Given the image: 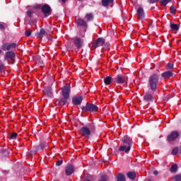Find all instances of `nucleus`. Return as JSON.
Listing matches in <instances>:
<instances>
[{
  "mask_svg": "<svg viewBox=\"0 0 181 181\" xmlns=\"http://www.w3.org/2000/svg\"><path fill=\"white\" fill-rule=\"evenodd\" d=\"M122 142L124 145L119 146V152H124L125 153H128V152L131 151L132 139L128 136H124L122 139Z\"/></svg>",
  "mask_w": 181,
  "mask_h": 181,
  "instance_id": "obj_1",
  "label": "nucleus"
},
{
  "mask_svg": "<svg viewBox=\"0 0 181 181\" xmlns=\"http://www.w3.org/2000/svg\"><path fill=\"white\" fill-rule=\"evenodd\" d=\"M159 83V75L153 74L148 78V87L151 91H156L158 84Z\"/></svg>",
  "mask_w": 181,
  "mask_h": 181,
  "instance_id": "obj_2",
  "label": "nucleus"
},
{
  "mask_svg": "<svg viewBox=\"0 0 181 181\" xmlns=\"http://www.w3.org/2000/svg\"><path fill=\"white\" fill-rule=\"evenodd\" d=\"M83 112H97L98 111V106L93 103H86L85 106L81 107Z\"/></svg>",
  "mask_w": 181,
  "mask_h": 181,
  "instance_id": "obj_3",
  "label": "nucleus"
},
{
  "mask_svg": "<svg viewBox=\"0 0 181 181\" xmlns=\"http://www.w3.org/2000/svg\"><path fill=\"white\" fill-rule=\"evenodd\" d=\"M71 90L70 88L69 84H66L62 88V95L64 97V98H70V93Z\"/></svg>",
  "mask_w": 181,
  "mask_h": 181,
  "instance_id": "obj_4",
  "label": "nucleus"
},
{
  "mask_svg": "<svg viewBox=\"0 0 181 181\" xmlns=\"http://www.w3.org/2000/svg\"><path fill=\"white\" fill-rule=\"evenodd\" d=\"M105 43V40L103 38H98L90 46L92 50H95L97 47L103 46Z\"/></svg>",
  "mask_w": 181,
  "mask_h": 181,
  "instance_id": "obj_5",
  "label": "nucleus"
},
{
  "mask_svg": "<svg viewBox=\"0 0 181 181\" xmlns=\"http://www.w3.org/2000/svg\"><path fill=\"white\" fill-rule=\"evenodd\" d=\"M128 81V77L125 75H117L114 78L115 83H117V84H124V83H126V81Z\"/></svg>",
  "mask_w": 181,
  "mask_h": 181,
  "instance_id": "obj_6",
  "label": "nucleus"
},
{
  "mask_svg": "<svg viewBox=\"0 0 181 181\" xmlns=\"http://www.w3.org/2000/svg\"><path fill=\"white\" fill-rule=\"evenodd\" d=\"M80 134L81 136L88 138V136L91 135V130H90L87 127H83L80 130Z\"/></svg>",
  "mask_w": 181,
  "mask_h": 181,
  "instance_id": "obj_7",
  "label": "nucleus"
},
{
  "mask_svg": "<svg viewBox=\"0 0 181 181\" xmlns=\"http://www.w3.org/2000/svg\"><path fill=\"white\" fill-rule=\"evenodd\" d=\"M74 170H76L74 165L72 164H68L65 167V173L66 176H71L73 173H74Z\"/></svg>",
  "mask_w": 181,
  "mask_h": 181,
  "instance_id": "obj_8",
  "label": "nucleus"
},
{
  "mask_svg": "<svg viewBox=\"0 0 181 181\" xmlns=\"http://www.w3.org/2000/svg\"><path fill=\"white\" fill-rule=\"evenodd\" d=\"M16 43H5L1 46L2 50H4L5 52L8 50H11V49H16Z\"/></svg>",
  "mask_w": 181,
  "mask_h": 181,
  "instance_id": "obj_9",
  "label": "nucleus"
},
{
  "mask_svg": "<svg viewBox=\"0 0 181 181\" xmlns=\"http://www.w3.org/2000/svg\"><path fill=\"white\" fill-rule=\"evenodd\" d=\"M179 138V133L177 131H173L168 136V140L169 142H173L175 139H177Z\"/></svg>",
  "mask_w": 181,
  "mask_h": 181,
  "instance_id": "obj_10",
  "label": "nucleus"
},
{
  "mask_svg": "<svg viewBox=\"0 0 181 181\" xmlns=\"http://www.w3.org/2000/svg\"><path fill=\"white\" fill-rule=\"evenodd\" d=\"M83 102V96L76 95L72 98V103L74 105H80Z\"/></svg>",
  "mask_w": 181,
  "mask_h": 181,
  "instance_id": "obj_11",
  "label": "nucleus"
},
{
  "mask_svg": "<svg viewBox=\"0 0 181 181\" xmlns=\"http://www.w3.org/2000/svg\"><path fill=\"white\" fill-rule=\"evenodd\" d=\"M41 11L42 13L45 15H50L52 13V8H50V6L45 4L42 6Z\"/></svg>",
  "mask_w": 181,
  "mask_h": 181,
  "instance_id": "obj_12",
  "label": "nucleus"
},
{
  "mask_svg": "<svg viewBox=\"0 0 181 181\" xmlns=\"http://www.w3.org/2000/svg\"><path fill=\"white\" fill-rule=\"evenodd\" d=\"M74 43L77 47V49H81V47L83 46V40H81V38L75 37L74 38Z\"/></svg>",
  "mask_w": 181,
  "mask_h": 181,
  "instance_id": "obj_13",
  "label": "nucleus"
},
{
  "mask_svg": "<svg viewBox=\"0 0 181 181\" xmlns=\"http://www.w3.org/2000/svg\"><path fill=\"white\" fill-rule=\"evenodd\" d=\"M137 16L138 19H144V18H145V11H144V8L139 7L137 9Z\"/></svg>",
  "mask_w": 181,
  "mask_h": 181,
  "instance_id": "obj_14",
  "label": "nucleus"
},
{
  "mask_svg": "<svg viewBox=\"0 0 181 181\" xmlns=\"http://www.w3.org/2000/svg\"><path fill=\"white\" fill-rule=\"evenodd\" d=\"M15 59V52L10 51L7 52L5 54V60H12Z\"/></svg>",
  "mask_w": 181,
  "mask_h": 181,
  "instance_id": "obj_15",
  "label": "nucleus"
},
{
  "mask_svg": "<svg viewBox=\"0 0 181 181\" xmlns=\"http://www.w3.org/2000/svg\"><path fill=\"white\" fill-rule=\"evenodd\" d=\"M67 100H69L68 98H63L61 100H58L55 102V104L57 105H60L61 107H63V105H66L67 104Z\"/></svg>",
  "mask_w": 181,
  "mask_h": 181,
  "instance_id": "obj_16",
  "label": "nucleus"
},
{
  "mask_svg": "<svg viewBox=\"0 0 181 181\" xmlns=\"http://www.w3.org/2000/svg\"><path fill=\"white\" fill-rule=\"evenodd\" d=\"M144 100L145 101H147V103H151V101H152L153 100V95L149 93H147L145 94V95L144 97Z\"/></svg>",
  "mask_w": 181,
  "mask_h": 181,
  "instance_id": "obj_17",
  "label": "nucleus"
},
{
  "mask_svg": "<svg viewBox=\"0 0 181 181\" xmlns=\"http://www.w3.org/2000/svg\"><path fill=\"white\" fill-rule=\"evenodd\" d=\"M76 23L78 26H84V28H87V23L81 18H78L76 21Z\"/></svg>",
  "mask_w": 181,
  "mask_h": 181,
  "instance_id": "obj_18",
  "label": "nucleus"
},
{
  "mask_svg": "<svg viewBox=\"0 0 181 181\" xmlns=\"http://www.w3.org/2000/svg\"><path fill=\"white\" fill-rule=\"evenodd\" d=\"M172 76H173V73H172V71H170L164 72V73L162 74V76H163L164 78H170V77H172Z\"/></svg>",
  "mask_w": 181,
  "mask_h": 181,
  "instance_id": "obj_19",
  "label": "nucleus"
},
{
  "mask_svg": "<svg viewBox=\"0 0 181 181\" xmlns=\"http://www.w3.org/2000/svg\"><path fill=\"white\" fill-rule=\"evenodd\" d=\"M127 177H129V179L131 180H135V178L136 177V173H135V172H129L127 173Z\"/></svg>",
  "mask_w": 181,
  "mask_h": 181,
  "instance_id": "obj_20",
  "label": "nucleus"
},
{
  "mask_svg": "<svg viewBox=\"0 0 181 181\" xmlns=\"http://www.w3.org/2000/svg\"><path fill=\"white\" fill-rule=\"evenodd\" d=\"M117 181H125V175L122 173H119L117 175Z\"/></svg>",
  "mask_w": 181,
  "mask_h": 181,
  "instance_id": "obj_21",
  "label": "nucleus"
},
{
  "mask_svg": "<svg viewBox=\"0 0 181 181\" xmlns=\"http://www.w3.org/2000/svg\"><path fill=\"white\" fill-rule=\"evenodd\" d=\"M45 35H46V31L45 30V29L41 28L39 33L37 34V37L42 39L45 36Z\"/></svg>",
  "mask_w": 181,
  "mask_h": 181,
  "instance_id": "obj_22",
  "label": "nucleus"
},
{
  "mask_svg": "<svg viewBox=\"0 0 181 181\" xmlns=\"http://www.w3.org/2000/svg\"><path fill=\"white\" fill-rule=\"evenodd\" d=\"M112 2H114V0H102V5L103 6H108Z\"/></svg>",
  "mask_w": 181,
  "mask_h": 181,
  "instance_id": "obj_23",
  "label": "nucleus"
},
{
  "mask_svg": "<svg viewBox=\"0 0 181 181\" xmlns=\"http://www.w3.org/2000/svg\"><path fill=\"white\" fill-rule=\"evenodd\" d=\"M111 81H112V78H111V76H107V77L104 79V83H105V84H106L107 86L111 84Z\"/></svg>",
  "mask_w": 181,
  "mask_h": 181,
  "instance_id": "obj_24",
  "label": "nucleus"
},
{
  "mask_svg": "<svg viewBox=\"0 0 181 181\" xmlns=\"http://www.w3.org/2000/svg\"><path fill=\"white\" fill-rule=\"evenodd\" d=\"M85 18L88 22V21H93L94 19V16H93V13H88L86 15Z\"/></svg>",
  "mask_w": 181,
  "mask_h": 181,
  "instance_id": "obj_25",
  "label": "nucleus"
},
{
  "mask_svg": "<svg viewBox=\"0 0 181 181\" xmlns=\"http://www.w3.org/2000/svg\"><path fill=\"white\" fill-rule=\"evenodd\" d=\"M170 1H172V0H160V5L161 6H166V5H168L169 4V2H170Z\"/></svg>",
  "mask_w": 181,
  "mask_h": 181,
  "instance_id": "obj_26",
  "label": "nucleus"
},
{
  "mask_svg": "<svg viewBox=\"0 0 181 181\" xmlns=\"http://www.w3.org/2000/svg\"><path fill=\"white\" fill-rule=\"evenodd\" d=\"M170 172H172L173 173L175 172H177V165H173L170 168Z\"/></svg>",
  "mask_w": 181,
  "mask_h": 181,
  "instance_id": "obj_27",
  "label": "nucleus"
},
{
  "mask_svg": "<svg viewBox=\"0 0 181 181\" xmlns=\"http://www.w3.org/2000/svg\"><path fill=\"white\" fill-rule=\"evenodd\" d=\"M172 30H179V25L177 24H170Z\"/></svg>",
  "mask_w": 181,
  "mask_h": 181,
  "instance_id": "obj_28",
  "label": "nucleus"
},
{
  "mask_svg": "<svg viewBox=\"0 0 181 181\" xmlns=\"http://www.w3.org/2000/svg\"><path fill=\"white\" fill-rule=\"evenodd\" d=\"M173 181H181V174H178L174 177H173Z\"/></svg>",
  "mask_w": 181,
  "mask_h": 181,
  "instance_id": "obj_29",
  "label": "nucleus"
},
{
  "mask_svg": "<svg viewBox=\"0 0 181 181\" xmlns=\"http://www.w3.org/2000/svg\"><path fill=\"white\" fill-rule=\"evenodd\" d=\"M178 153L179 149L177 148V147L174 148L172 151V155H177Z\"/></svg>",
  "mask_w": 181,
  "mask_h": 181,
  "instance_id": "obj_30",
  "label": "nucleus"
},
{
  "mask_svg": "<svg viewBox=\"0 0 181 181\" xmlns=\"http://www.w3.org/2000/svg\"><path fill=\"white\" fill-rule=\"evenodd\" d=\"M108 180V177L106 175H103L101 176L100 180L98 181H107Z\"/></svg>",
  "mask_w": 181,
  "mask_h": 181,
  "instance_id": "obj_31",
  "label": "nucleus"
},
{
  "mask_svg": "<svg viewBox=\"0 0 181 181\" xmlns=\"http://www.w3.org/2000/svg\"><path fill=\"white\" fill-rule=\"evenodd\" d=\"M5 69V65H4V63L0 61V73H3L4 69Z\"/></svg>",
  "mask_w": 181,
  "mask_h": 181,
  "instance_id": "obj_32",
  "label": "nucleus"
},
{
  "mask_svg": "<svg viewBox=\"0 0 181 181\" xmlns=\"http://www.w3.org/2000/svg\"><path fill=\"white\" fill-rule=\"evenodd\" d=\"M44 94H45L46 95H48L49 97H52V91H50V90H44Z\"/></svg>",
  "mask_w": 181,
  "mask_h": 181,
  "instance_id": "obj_33",
  "label": "nucleus"
},
{
  "mask_svg": "<svg viewBox=\"0 0 181 181\" xmlns=\"http://www.w3.org/2000/svg\"><path fill=\"white\" fill-rule=\"evenodd\" d=\"M17 136H18V134L13 132L11 134V139H16Z\"/></svg>",
  "mask_w": 181,
  "mask_h": 181,
  "instance_id": "obj_34",
  "label": "nucleus"
},
{
  "mask_svg": "<svg viewBox=\"0 0 181 181\" xmlns=\"http://www.w3.org/2000/svg\"><path fill=\"white\" fill-rule=\"evenodd\" d=\"M166 69H168V70L173 69V64L168 63L166 66Z\"/></svg>",
  "mask_w": 181,
  "mask_h": 181,
  "instance_id": "obj_35",
  "label": "nucleus"
},
{
  "mask_svg": "<svg viewBox=\"0 0 181 181\" xmlns=\"http://www.w3.org/2000/svg\"><path fill=\"white\" fill-rule=\"evenodd\" d=\"M170 13H175L176 12V8H175V6H172L170 8Z\"/></svg>",
  "mask_w": 181,
  "mask_h": 181,
  "instance_id": "obj_36",
  "label": "nucleus"
},
{
  "mask_svg": "<svg viewBox=\"0 0 181 181\" xmlns=\"http://www.w3.org/2000/svg\"><path fill=\"white\" fill-rule=\"evenodd\" d=\"M25 36H28V37L30 36V35H32V30H27L25 31Z\"/></svg>",
  "mask_w": 181,
  "mask_h": 181,
  "instance_id": "obj_37",
  "label": "nucleus"
},
{
  "mask_svg": "<svg viewBox=\"0 0 181 181\" xmlns=\"http://www.w3.org/2000/svg\"><path fill=\"white\" fill-rule=\"evenodd\" d=\"M62 163H63L62 160H58V161H57V163H56V165H57V166H60V165H62Z\"/></svg>",
  "mask_w": 181,
  "mask_h": 181,
  "instance_id": "obj_38",
  "label": "nucleus"
},
{
  "mask_svg": "<svg viewBox=\"0 0 181 181\" xmlns=\"http://www.w3.org/2000/svg\"><path fill=\"white\" fill-rule=\"evenodd\" d=\"M149 4H156V2H159V0H148Z\"/></svg>",
  "mask_w": 181,
  "mask_h": 181,
  "instance_id": "obj_39",
  "label": "nucleus"
},
{
  "mask_svg": "<svg viewBox=\"0 0 181 181\" xmlns=\"http://www.w3.org/2000/svg\"><path fill=\"white\" fill-rule=\"evenodd\" d=\"M35 9H42V5L37 4L35 6Z\"/></svg>",
  "mask_w": 181,
  "mask_h": 181,
  "instance_id": "obj_40",
  "label": "nucleus"
},
{
  "mask_svg": "<svg viewBox=\"0 0 181 181\" xmlns=\"http://www.w3.org/2000/svg\"><path fill=\"white\" fill-rule=\"evenodd\" d=\"M28 16H32V13H33V12L32 11V10H29L27 12Z\"/></svg>",
  "mask_w": 181,
  "mask_h": 181,
  "instance_id": "obj_41",
  "label": "nucleus"
},
{
  "mask_svg": "<svg viewBox=\"0 0 181 181\" xmlns=\"http://www.w3.org/2000/svg\"><path fill=\"white\" fill-rule=\"evenodd\" d=\"M0 29H5V26L0 23Z\"/></svg>",
  "mask_w": 181,
  "mask_h": 181,
  "instance_id": "obj_42",
  "label": "nucleus"
},
{
  "mask_svg": "<svg viewBox=\"0 0 181 181\" xmlns=\"http://www.w3.org/2000/svg\"><path fill=\"white\" fill-rule=\"evenodd\" d=\"M153 175H155L156 176V175H158V171H154Z\"/></svg>",
  "mask_w": 181,
  "mask_h": 181,
  "instance_id": "obj_43",
  "label": "nucleus"
},
{
  "mask_svg": "<svg viewBox=\"0 0 181 181\" xmlns=\"http://www.w3.org/2000/svg\"><path fill=\"white\" fill-rule=\"evenodd\" d=\"M67 0H62V2H66Z\"/></svg>",
  "mask_w": 181,
  "mask_h": 181,
  "instance_id": "obj_44",
  "label": "nucleus"
},
{
  "mask_svg": "<svg viewBox=\"0 0 181 181\" xmlns=\"http://www.w3.org/2000/svg\"><path fill=\"white\" fill-rule=\"evenodd\" d=\"M91 127H94V124L92 123V124H91Z\"/></svg>",
  "mask_w": 181,
  "mask_h": 181,
  "instance_id": "obj_45",
  "label": "nucleus"
},
{
  "mask_svg": "<svg viewBox=\"0 0 181 181\" xmlns=\"http://www.w3.org/2000/svg\"><path fill=\"white\" fill-rule=\"evenodd\" d=\"M147 181H152L151 179L147 180Z\"/></svg>",
  "mask_w": 181,
  "mask_h": 181,
  "instance_id": "obj_46",
  "label": "nucleus"
},
{
  "mask_svg": "<svg viewBox=\"0 0 181 181\" xmlns=\"http://www.w3.org/2000/svg\"><path fill=\"white\" fill-rule=\"evenodd\" d=\"M0 53H2V50L0 49Z\"/></svg>",
  "mask_w": 181,
  "mask_h": 181,
  "instance_id": "obj_47",
  "label": "nucleus"
},
{
  "mask_svg": "<svg viewBox=\"0 0 181 181\" xmlns=\"http://www.w3.org/2000/svg\"><path fill=\"white\" fill-rule=\"evenodd\" d=\"M78 1H82L83 0H78Z\"/></svg>",
  "mask_w": 181,
  "mask_h": 181,
  "instance_id": "obj_48",
  "label": "nucleus"
}]
</instances>
